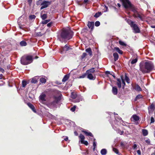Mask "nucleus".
<instances>
[{"label": "nucleus", "instance_id": "0e129e2a", "mask_svg": "<svg viewBox=\"0 0 155 155\" xmlns=\"http://www.w3.org/2000/svg\"><path fill=\"white\" fill-rule=\"evenodd\" d=\"M32 0H28V2L29 3V4L30 5V4H31V3L32 2Z\"/></svg>", "mask_w": 155, "mask_h": 155}, {"label": "nucleus", "instance_id": "a19ab883", "mask_svg": "<svg viewBox=\"0 0 155 155\" xmlns=\"http://www.w3.org/2000/svg\"><path fill=\"white\" fill-rule=\"evenodd\" d=\"M142 95H140V94H139V95H137L135 99V101H136L138 99H139L140 98H142Z\"/></svg>", "mask_w": 155, "mask_h": 155}, {"label": "nucleus", "instance_id": "1a4fd4ad", "mask_svg": "<svg viewBox=\"0 0 155 155\" xmlns=\"http://www.w3.org/2000/svg\"><path fill=\"white\" fill-rule=\"evenodd\" d=\"M131 120L135 123H137L139 119V117L136 115H133L131 118Z\"/></svg>", "mask_w": 155, "mask_h": 155}, {"label": "nucleus", "instance_id": "423d86ee", "mask_svg": "<svg viewBox=\"0 0 155 155\" xmlns=\"http://www.w3.org/2000/svg\"><path fill=\"white\" fill-rule=\"evenodd\" d=\"M127 23L132 28L134 33H137L140 32V31L139 28L134 22L130 20H129L127 21Z\"/></svg>", "mask_w": 155, "mask_h": 155}, {"label": "nucleus", "instance_id": "dca6fc26", "mask_svg": "<svg viewBox=\"0 0 155 155\" xmlns=\"http://www.w3.org/2000/svg\"><path fill=\"white\" fill-rule=\"evenodd\" d=\"M82 132L84 133L87 136H90L93 137V136L92 134L90 132H88L86 130H82Z\"/></svg>", "mask_w": 155, "mask_h": 155}, {"label": "nucleus", "instance_id": "4d7b16f0", "mask_svg": "<svg viewBox=\"0 0 155 155\" xmlns=\"http://www.w3.org/2000/svg\"><path fill=\"white\" fill-rule=\"evenodd\" d=\"M110 74L114 78H116V76L113 72H112Z\"/></svg>", "mask_w": 155, "mask_h": 155}, {"label": "nucleus", "instance_id": "b1692460", "mask_svg": "<svg viewBox=\"0 0 155 155\" xmlns=\"http://www.w3.org/2000/svg\"><path fill=\"white\" fill-rule=\"evenodd\" d=\"M115 50L118 52L119 54H123V51L120 49L118 47H115L114 48Z\"/></svg>", "mask_w": 155, "mask_h": 155}, {"label": "nucleus", "instance_id": "4c0bfd02", "mask_svg": "<svg viewBox=\"0 0 155 155\" xmlns=\"http://www.w3.org/2000/svg\"><path fill=\"white\" fill-rule=\"evenodd\" d=\"M119 44L122 46H126L127 44L124 43L123 41H120L119 42Z\"/></svg>", "mask_w": 155, "mask_h": 155}, {"label": "nucleus", "instance_id": "3c124183", "mask_svg": "<svg viewBox=\"0 0 155 155\" xmlns=\"http://www.w3.org/2000/svg\"><path fill=\"white\" fill-rule=\"evenodd\" d=\"M76 108V106H74L71 108V110L72 112H74Z\"/></svg>", "mask_w": 155, "mask_h": 155}, {"label": "nucleus", "instance_id": "774afa93", "mask_svg": "<svg viewBox=\"0 0 155 155\" xmlns=\"http://www.w3.org/2000/svg\"><path fill=\"white\" fill-rule=\"evenodd\" d=\"M105 7L106 8V11L107 12V11H108V7H107L106 6H105Z\"/></svg>", "mask_w": 155, "mask_h": 155}, {"label": "nucleus", "instance_id": "9d476101", "mask_svg": "<svg viewBox=\"0 0 155 155\" xmlns=\"http://www.w3.org/2000/svg\"><path fill=\"white\" fill-rule=\"evenodd\" d=\"M87 75V78L90 80H94L95 79V76L94 74H92L91 73H86Z\"/></svg>", "mask_w": 155, "mask_h": 155}, {"label": "nucleus", "instance_id": "f03ea898", "mask_svg": "<svg viewBox=\"0 0 155 155\" xmlns=\"http://www.w3.org/2000/svg\"><path fill=\"white\" fill-rule=\"evenodd\" d=\"M73 35V32L71 30L63 29L60 35L58 36V38L60 41L62 42L64 41H68L72 38Z\"/></svg>", "mask_w": 155, "mask_h": 155}, {"label": "nucleus", "instance_id": "a211bd4d", "mask_svg": "<svg viewBox=\"0 0 155 155\" xmlns=\"http://www.w3.org/2000/svg\"><path fill=\"white\" fill-rule=\"evenodd\" d=\"M95 71L94 68H91L87 70L86 71V73L92 74L94 73Z\"/></svg>", "mask_w": 155, "mask_h": 155}, {"label": "nucleus", "instance_id": "6e6d98bb", "mask_svg": "<svg viewBox=\"0 0 155 155\" xmlns=\"http://www.w3.org/2000/svg\"><path fill=\"white\" fill-rule=\"evenodd\" d=\"M154 122V119L153 117H151V123H153Z\"/></svg>", "mask_w": 155, "mask_h": 155}, {"label": "nucleus", "instance_id": "052dcab7", "mask_svg": "<svg viewBox=\"0 0 155 155\" xmlns=\"http://www.w3.org/2000/svg\"><path fill=\"white\" fill-rule=\"evenodd\" d=\"M106 74H111L110 71H107L105 72Z\"/></svg>", "mask_w": 155, "mask_h": 155}, {"label": "nucleus", "instance_id": "a878e982", "mask_svg": "<svg viewBox=\"0 0 155 155\" xmlns=\"http://www.w3.org/2000/svg\"><path fill=\"white\" fill-rule=\"evenodd\" d=\"M137 61V58H136L134 59H133L132 60H130L129 61V62H131V63L132 64H134L135 63H136Z\"/></svg>", "mask_w": 155, "mask_h": 155}, {"label": "nucleus", "instance_id": "4be33fe9", "mask_svg": "<svg viewBox=\"0 0 155 155\" xmlns=\"http://www.w3.org/2000/svg\"><path fill=\"white\" fill-rule=\"evenodd\" d=\"M45 97H46V95L45 94H43L41 95L40 97H39V98H40V99L43 101H45Z\"/></svg>", "mask_w": 155, "mask_h": 155}, {"label": "nucleus", "instance_id": "338daca9", "mask_svg": "<svg viewBox=\"0 0 155 155\" xmlns=\"http://www.w3.org/2000/svg\"><path fill=\"white\" fill-rule=\"evenodd\" d=\"M74 134L76 136H77L78 135V133L76 131H75L74 132Z\"/></svg>", "mask_w": 155, "mask_h": 155}, {"label": "nucleus", "instance_id": "2eb2a0df", "mask_svg": "<svg viewBox=\"0 0 155 155\" xmlns=\"http://www.w3.org/2000/svg\"><path fill=\"white\" fill-rule=\"evenodd\" d=\"M117 85L119 88H120L121 87V80L120 78H117Z\"/></svg>", "mask_w": 155, "mask_h": 155}, {"label": "nucleus", "instance_id": "8fccbe9b", "mask_svg": "<svg viewBox=\"0 0 155 155\" xmlns=\"http://www.w3.org/2000/svg\"><path fill=\"white\" fill-rule=\"evenodd\" d=\"M87 55V54L85 53H83L82 55L81 56V58L82 59H83L84 58H85L86 56Z\"/></svg>", "mask_w": 155, "mask_h": 155}, {"label": "nucleus", "instance_id": "69168bd1", "mask_svg": "<svg viewBox=\"0 0 155 155\" xmlns=\"http://www.w3.org/2000/svg\"><path fill=\"white\" fill-rule=\"evenodd\" d=\"M64 140L66 141H67L68 140V137H66V138H64Z\"/></svg>", "mask_w": 155, "mask_h": 155}, {"label": "nucleus", "instance_id": "5fc2aeb1", "mask_svg": "<svg viewBox=\"0 0 155 155\" xmlns=\"http://www.w3.org/2000/svg\"><path fill=\"white\" fill-rule=\"evenodd\" d=\"M86 76V74H84L83 75L79 77V78H85V77Z\"/></svg>", "mask_w": 155, "mask_h": 155}, {"label": "nucleus", "instance_id": "bb28decb", "mask_svg": "<svg viewBox=\"0 0 155 155\" xmlns=\"http://www.w3.org/2000/svg\"><path fill=\"white\" fill-rule=\"evenodd\" d=\"M69 78L68 75L67 74L65 75L64 78L62 80V82H65L67 80H68Z\"/></svg>", "mask_w": 155, "mask_h": 155}, {"label": "nucleus", "instance_id": "5701e85b", "mask_svg": "<svg viewBox=\"0 0 155 155\" xmlns=\"http://www.w3.org/2000/svg\"><path fill=\"white\" fill-rule=\"evenodd\" d=\"M120 78L122 83V88L124 89V86L125 85V83L122 75L121 76Z\"/></svg>", "mask_w": 155, "mask_h": 155}, {"label": "nucleus", "instance_id": "bf43d9fd", "mask_svg": "<svg viewBox=\"0 0 155 155\" xmlns=\"http://www.w3.org/2000/svg\"><path fill=\"white\" fill-rule=\"evenodd\" d=\"M0 71H1L2 73H3L5 71L4 70L3 68H0Z\"/></svg>", "mask_w": 155, "mask_h": 155}, {"label": "nucleus", "instance_id": "2f4dec72", "mask_svg": "<svg viewBox=\"0 0 155 155\" xmlns=\"http://www.w3.org/2000/svg\"><path fill=\"white\" fill-rule=\"evenodd\" d=\"M125 79L127 83L129 84L130 83V79L126 75V74H125Z\"/></svg>", "mask_w": 155, "mask_h": 155}, {"label": "nucleus", "instance_id": "6e6552de", "mask_svg": "<svg viewBox=\"0 0 155 155\" xmlns=\"http://www.w3.org/2000/svg\"><path fill=\"white\" fill-rule=\"evenodd\" d=\"M134 16L135 18H139L141 21H143L145 18V16L143 14H140L138 12L134 14Z\"/></svg>", "mask_w": 155, "mask_h": 155}, {"label": "nucleus", "instance_id": "473e14b6", "mask_svg": "<svg viewBox=\"0 0 155 155\" xmlns=\"http://www.w3.org/2000/svg\"><path fill=\"white\" fill-rule=\"evenodd\" d=\"M77 96V95L76 93L73 92L71 94V97L73 99H75L76 98Z\"/></svg>", "mask_w": 155, "mask_h": 155}, {"label": "nucleus", "instance_id": "09e8293b", "mask_svg": "<svg viewBox=\"0 0 155 155\" xmlns=\"http://www.w3.org/2000/svg\"><path fill=\"white\" fill-rule=\"evenodd\" d=\"M81 143H82L86 145H87L88 144V143L87 141H84V140L82 141H82L81 142Z\"/></svg>", "mask_w": 155, "mask_h": 155}, {"label": "nucleus", "instance_id": "49530a36", "mask_svg": "<svg viewBox=\"0 0 155 155\" xmlns=\"http://www.w3.org/2000/svg\"><path fill=\"white\" fill-rule=\"evenodd\" d=\"M43 35L41 32H39L36 33V35L38 36H41Z\"/></svg>", "mask_w": 155, "mask_h": 155}, {"label": "nucleus", "instance_id": "a18cd8bd", "mask_svg": "<svg viewBox=\"0 0 155 155\" xmlns=\"http://www.w3.org/2000/svg\"><path fill=\"white\" fill-rule=\"evenodd\" d=\"M100 25V22L98 21H97L95 22V25L96 26L98 27Z\"/></svg>", "mask_w": 155, "mask_h": 155}, {"label": "nucleus", "instance_id": "603ef678", "mask_svg": "<svg viewBox=\"0 0 155 155\" xmlns=\"http://www.w3.org/2000/svg\"><path fill=\"white\" fill-rule=\"evenodd\" d=\"M52 24V22H50L47 24V26L48 27H50L51 26Z\"/></svg>", "mask_w": 155, "mask_h": 155}, {"label": "nucleus", "instance_id": "c03bdc74", "mask_svg": "<svg viewBox=\"0 0 155 155\" xmlns=\"http://www.w3.org/2000/svg\"><path fill=\"white\" fill-rule=\"evenodd\" d=\"M27 82L25 81H23L22 82V86L23 87H25L27 85Z\"/></svg>", "mask_w": 155, "mask_h": 155}, {"label": "nucleus", "instance_id": "aec40b11", "mask_svg": "<svg viewBox=\"0 0 155 155\" xmlns=\"http://www.w3.org/2000/svg\"><path fill=\"white\" fill-rule=\"evenodd\" d=\"M113 55L114 58V61H116L118 59L119 57L117 53L115 52L114 53Z\"/></svg>", "mask_w": 155, "mask_h": 155}, {"label": "nucleus", "instance_id": "6ab92c4d", "mask_svg": "<svg viewBox=\"0 0 155 155\" xmlns=\"http://www.w3.org/2000/svg\"><path fill=\"white\" fill-rule=\"evenodd\" d=\"M88 53L90 56H91L92 55V52L90 48H88L85 50Z\"/></svg>", "mask_w": 155, "mask_h": 155}, {"label": "nucleus", "instance_id": "39448f33", "mask_svg": "<svg viewBox=\"0 0 155 155\" xmlns=\"http://www.w3.org/2000/svg\"><path fill=\"white\" fill-rule=\"evenodd\" d=\"M51 4V2L45 1V0H39L36 2V5H40L41 6L40 8V10L47 8Z\"/></svg>", "mask_w": 155, "mask_h": 155}, {"label": "nucleus", "instance_id": "20e7f679", "mask_svg": "<svg viewBox=\"0 0 155 155\" xmlns=\"http://www.w3.org/2000/svg\"><path fill=\"white\" fill-rule=\"evenodd\" d=\"M33 61V57L31 55H26L23 56L21 60V63L24 65H28Z\"/></svg>", "mask_w": 155, "mask_h": 155}, {"label": "nucleus", "instance_id": "58836bf2", "mask_svg": "<svg viewBox=\"0 0 155 155\" xmlns=\"http://www.w3.org/2000/svg\"><path fill=\"white\" fill-rule=\"evenodd\" d=\"M95 139H94V142H93V150L94 151L96 147V142L95 141Z\"/></svg>", "mask_w": 155, "mask_h": 155}, {"label": "nucleus", "instance_id": "f704fd0d", "mask_svg": "<svg viewBox=\"0 0 155 155\" xmlns=\"http://www.w3.org/2000/svg\"><path fill=\"white\" fill-rule=\"evenodd\" d=\"M41 18L42 20H45V19L47 18V15L46 14H43L41 15Z\"/></svg>", "mask_w": 155, "mask_h": 155}, {"label": "nucleus", "instance_id": "7c9ffc66", "mask_svg": "<svg viewBox=\"0 0 155 155\" xmlns=\"http://www.w3.org/2000/svg\"><path fill=\"white\" fill-rule=\"evenodd\" d=\"M115 118L116 121H120V122L121 123V121L122 120L121 117H120L118 116V115H117V116H115Z\"/></svg>", "mask_w": 155, "mask_h": 155}, {"label": "nucleus", "instance_id": "79ce46f5", "mask_svg": "<svg viewBox=\"0 0 155 155\" xmlns=\"http://www.w3.org/2000/svg\"><path fill=\"white\" fill-rule=\"evenodd\" d=\"M149 108L151 110H154L155 109V105L152 104L149 107Z\"/></svg>", "mask_w": 155, "mask_h": 155}, {"label": "nucleus", "instance_id": "680f3d73", "mask_svg": "<svg viewBox=\"0 0 155 155\" xmlns=\"http://www.w3.org/2000/svg\"><path fill=\"white\" fill-rule=\"evenodd\" d=\"M122 122V125H123V126H125L126 125V122H124L122 120H121V122Z\"/></svg>", "mask_w": 155, "mask_h": 155}, {"label": "nucleus", "instance_id": "9b49d317", "mask_svg": "<svg viewBox=\"0 0 155 155\" xmlns=\"http://www.w3.org/2000/svg\"><path fill=\"white\" fill-rule=\"evenodd\" d=\"M112 126L114 130H116L117 133L119 134L120 135H122L124 133L123 131H121L119 129L117 128L115 126H114L112 125Z\"/></svg>", "mask_w": 155, "mask_h": 155}, {"label": "nucleus", "instance_id": "cd10ccee", "mask_svg": "<svg viewBox=\"0 0 155 155\" xmlns=\"http://www.w3.org/2000/svg\"><path fill=\"white\" fill-rule=\"evenodd\" d=\"M134 89L136 91H142L141 88L138 85H137L136 86Z\"/></svg>", "mask_w": 155, "mask_h": 155}, {"label": "nucleus", "instance_id": "72a5a7b5", "mask_svg": "<svg viewBox=\"0 0 155 155\" xmlns=\"http://www.w3.org/2000/svg\"><path fill=\"white\" fill-rule=\"evenodd\" d=\"M101 15V12H98L96 13L94 15V16L96 18H98Z\"/></svg>", "mask_w": 155, "mask_h": 155}, {"label": "nucleus", "instance_id": "864d4df0", "mask_svg": "<svg viewBox=\"0 0 155 155\" xmlns=\"http://www.w3.org/2000/svg\"><path fill=\"white\" fill-rule=\"evenodd\" d=\"M145 141L146 143L148 144H149L150 143V141L149 139Z\"/></svg>", "mask_w": 155, "mask_h": 155}, {"label": "nucleus", "instance_id": "ea45409f", "mask_svg": "<svg viewBox=\"0 0 155 155\" xmlns=\"http://www.w3.org/2000/svg\"><path fill=\"white\" fill-rule=\"evenodd\" d=\"M50 21V19L42 21V23L43 24H46Z\"/></svg>", "mask_w": 155, "mask_h": 155}, {"label": "nucleus", "instance_id": "f257e3e1", "mask_svg": "<svg viewBox=\"0 0 155 155\" xmlns=\"http://www.w3.org/2000/svg\"><path fill=\"white\" fill-rule=\"evenodd\" d=\"M154 69V65L151 61L142 62L140 64V69L143 73H149Z\"/></svg>", "mask_w": 155, "mask_h": 155}, {"label": "nucleus", "instance_id": "c85d7f7f", "mask_svg": "<svg viewBox=\"0 0 155 155\" xmlns=\"http://www.w3.org/2000/svg\"><path fill=\"white\" fill-rule=\"evenodd\" d=\"M40 81L41 83H45L46 81V80L45 78H41L40 79Z\"/></svg>", "mask_w": 155, "mask_h": 155}, {"label": "nucleus", "instance_id": "c756f323", "mask_svg": "<svg viewBox=\"0 0 155 155\" xmlns=\"http://www.w3.org/2000/svg\"><path fill=\"white\" fill-rule=\"evenodd\" d=\"M20 45L22 46H25L27 45V43L25 41H22L20 42Z\"/></svg>", "mask_w": 155, "mask_h": 155}, {"label": "nucleus", "instance_id": "e2e57ef3", "mask_svg": "<svg viewBox=\"0 0 155 155\" xmlns=\"http://www.w3.org/2000/svg\"><path fill=\"white\" fill-rule=\"evenodd\" d=\"M137 147V145L136 144H134L133 147L134 149H136Z\"/></svg>", "mask_w": 155, "mask_h": 155}, {"label": "nucleus", "instance_id": "e433bc0d", "mask_svg": "<svg viewBox=\"0 0 155 155\" xmlns=\"http://www.w3.org/2000/svg\"><path fill=\"white\" fill-rule=\"evenodd\" d=\"M36 17V16L35 15H31L29 16V18L30 20H34Z\"/></svg>", "mask_w": 155, "mask_h": 155}, {"label": "nucleus", "instance_id": "ddd939ff", "mask_svg": "<svg viewBox=\"0 0 155 155\" xmlns=\"http://www.w3.org/2000/svg\"><path fill=\"white\" fill-rule=\"evenodd\" d=\"M27 105L28 107L31 109L33 112H36V111L35 109L34 106L31 104L30 103H27Z\"/></svg>", "mask_w": 155, "mask_h": 155}, {"label": "nucleus", "instance_id": "412c9836", "mask_svg": "<svg viewBox=\"0 0 155 155\" xmlns=\"http://www.w3.org/2000/svg\"><path fill=\"white\" fill-rule=\"evenodd\" d=\"M142 132L144 136H147L148 134V131L146 129H143Z\"/></svg>", "mask_w": 155, "mask_h": 155}, {"label": "nucleus", "instance_id": "13d9d810", "mask_svg": "<svg viewBox=\"0 0 155 155\" xmlns=\"http://www.w3.org/2000/svg\"><path fill=\"white\" fill-rule=\"evenodd\" d=\"M137 154L139 155L141 154V152L140 150H138L137 151Z\"/></svg>", "mask_w": 155, "mask_h": 155}, {"label": "nucleus", "instance_id": "393cba45", "mask_svg": "<svg viewBox=\"0 0 155 155\" xmlns=\"http://www.w3.org/2000/svg\"><path fill=\"white\" fill-rule=\"evenodd\" d=\"M107 153V150L105 149H102L101 151V153L102 155H105Z\"/></svg>", "mask_w": 155, "mask_h": 155}, {"label": "nucleus", "instance_id": "f8f14e48", "mask_svg": "<svg viewBox=\"0 0 155 155\" xmlns=\"http://www.w3.org/2000/svg\"><path fill=\"white\" fill-rule=\"evenodd\" d=\"M94 22L89 21L87 24V26L88 27L92 30L94 27Z\"/></svg>", "mask_w": 155, "mask_h": 155}, {"label": "nucleus", "instance_id": "0eeeda50", "mask_svg": "<svg viewBox=\"0 0 155 155\" xmlns=\"http://www.w3.org/2000/svg\"><path fill=\"white\" fill-rule=\"evenodd\" d=\"M61 100V97L59 96L55 98V100L49 103V105L52 108H56L58 105L59 101Z\"/></svg>", "mask_w": 155, "mask_h": 155}, {"label": "nucleus", "instance_id": "4468645a", "mask_svg": "<svg viewBox=\"0 0 155 155\" xmlns=\"http://www.w3.org/2000/svg\"><path fill=\"white\" fill-rule=\"evenodd\" d=\"M70 49V48L67 45H66L63 48L62 51L61 52V53H62L64 52H66L68 51Z\"/></svg>", "mask_w": 155, "mask_h": 155}, {"label": "nucleus", "instance_id": "37998d69", "mask_svg": "<svg viewBox=\"0 0 155 155\" xmlns=\"http://www.w3.org/2000/svg\"><path fill=\"white\" fill-rule=\"evenodd\" d=\"M32 83L35 84L37 82V80L35 78H33L31 81Z\"/></svg>", "mask_w": 155, "mask_h": 155}, {"label": "nucleus", "instance_id": "c9c22d12", "mask_svg": "<svg viewBox=\"0 0 155 155\" xmlns=\"http://www.w3.org/2000/svg\"><path fill=\"white\" fill-rule=\"evenodd\" d=\"M79 138L81 139V142H82V141L84 140L85 138L84 136L82 134H80Z\"/></svg>", "mask_w": 155, "mask_h": 155}, {"label": "nucleus", "instance_id": "de8ad7c7", "mask_svg": "<svg viewBox=\"0 0 155 155\" xmlns=\"http://www.w3.org/2000/svg\"><path fill=\"white\" fill-rule=\"evenodd\" d=\"M113 151L117 154H118L119 153L118 150L116 148H113Z\"/></svg>", "mask_w": 155, "mask_h": 155}, {"label": "nucleus", "instance_id": "f3484780", "mask_svg": "<svg viewBox=\"0 0 155 155\" xmlns=\"http://www.w3.org/2000/svg\"><path fill=\"white\" fill-rule=\"evenodd\" d=\"M112 92L114 95H117V89L116 87H112Z\"/></svg>", "mask_w": 155, "mask_h": 155}, {"label": "nucleus", "instance_id": "7ed1b4c3", "mask_svg": "<svg viewBox=\"0 0 155 155\" xmlns=\"http://www.w3.org/2000/svg\"><path fill=\"white\" fill-rule=\"evenodd\" d=\"M122 2L123 5L125 8H130L134 14L138 12L137 9L132 5L129 0H120Z\"/></svg>", "mask_w": 155, "mask_h": 155}]
</instances>
